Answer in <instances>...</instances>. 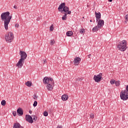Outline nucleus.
<instances>
[{"mask_svg": "<svg viewBox=\"0 0 128 128\" xmlns=\"http://www.w3.org/2000/svg\"><path fill=\"white\" fill-rule=\"evenodd\" d=\"M10 13L9 12H3L1 14V20L4 21V26L5 30H8V24L10 22L12 16H10Z\"/></svg>", "mask_w": 128, "mask_h": 128, "instance_id": "1", "label": "nucleus"}, {"mask_svg": "<svg viewBox=\"0 0 128 128\" xmlns=\"http://www.w3.org/2000/svg\"><path fill=\"white\" fill-rule=\"evenodd\" d=\"M43 83L44 84H48L46 88L48 90H52L54 84V81L52 78L48 76L44 77L43 79Z\"/></svg>", "mask_w": 128, "mask_h": 128, "instance_id": "2", "label": "nucleus"}, {"mask_svg": "<svg viewBox=\"0 0 128 128\" xmlns=\"http://www.w3.org/2000/svg\"><path fill=\"white\" fill-rule=\"evenodd\" d=\"M20 58L18 62L16 64V66H18L19 68H22V66H24V60L28 58V54L24 51H20Z\"/></svg>", "mask_w": 128, "mask_h": 128, "instance_id": "3", "label": "nucleus"}, {"mask_svg": "<svg viewBox=\"0 0 128 128\" xmlns=\"http://www.w3.org/2000/svg\"><path fill=\"white\" fill-rule=\"evenodd\" d=\"M58 12H68V14H70L72 12L70 11V8L66 6V3L63 2L61 4L58 8Z\"/></svg>", "mask_w": 128, "mask_h": 128, "instance_id": "4", "label": "nucleus"}, {"mask_svg": "<svg viewBox=\"0 0 128 128\" xmlns=\"http://www.w3.org/2000/svg\"><path fill=\"white\" fill-rule=\"evenodd\" d=\"M121 100H128V85L126 87V90L124 91H122L120 94Z\"/></svg>", "mask_w": 128, "mask_h": 128, "instance_id": "5", "label": "nucleus"}, {"mask_svg": "<svg viewBox=\"0 0 128 128\" xmlns=\"http://www.w3.org/2000/svg\"><path fill=\"white\" fill-rule=\"evenodd\" d=\"M118 48L119 50L121 52H124L126 50V40H123L122 42H120L118 44Z\"/></svg>", "mask_w": 128, "mask_h": 128, "instance_id": "6", "label": "nucleus"}, {"mask_svg": "<svg viewBox=\"0 0 128 128\" xmlns=\"http://www.w3.org/2000/svg\"><path fill=\"white\" fill-rule=\"evenodd\" d=\"M14 34L12 32H9L5 36V40L7 42H12L14 40Z\"/></svg>", "mask_w": 128, "mask_h": 128, "instance_id": "7", "label": "nucleus"}, {"mask_svg": "<svg viewBox=\"0 0 128 128\" xmlns=\"http://www.w3.org/2000/svg\"><path fill=\"white\" fill-rule=\"evenodd\" d=\"M94 80L96 82H100L102 80H103L102 74L100 73L97 76L94 75Z\"/></svg>", "mask_w": 128, "mask_h": 128, "instance_id": "8", "label": "nucleus"}, {"mask_svg": "<svg viewBox=\"0 0 128 128\" xmlns=\"http://www.w3.org/2000/svg\"><path fill=\"white\" fill-rule=\"evenodd\" d=\"M26 122H30V124H32L34 122V120H32V117L28 114L26 115Z\"/></svg>", "mask_w": 128, "mask_h": 128, "instance_id": "9", "label": "nucleus"}, {"mask_svg": "<svg viewBox=\"0 0 128 128\" xmlns=\"http://www.w3.org/2000/svg\"><path fill=\"white\" fill-rule=\"evenodd\" d=\"M82 60V58L80 57H76L74 58V64L75 66H78L80 64V62Z\"/></svg>", "mask_w": 128, "mask_h": 128, "instance_id": "10", "label": "nucleus"}, {"mask_svg": "<svg viewBox=\"0 0 128 128\" xmlns=\"http://www.w3.org/2000/svg\"><path fill=\"white\" fill-rule=\"evenodd\" d=\"M98 22L97 26L100 27V28H102V26H104V20H102L100 19L98 22Z\"/></svg>", "mask_w": 128, "mask_h": 128, "instance_id": "11", "label": "nucleus"}, {"mask_svg": "<svg viewBox=\"0 0 128 128\" xmlns=\"http://www.w3.org/2000/svg\"><path fill=\"white\" fill-rule=\"evenodd\" d=\"M17 114L20 116H22L24 114V110H22V108H19L17 110Z\"/></svg>", "mask_w": 128, "mask_h": 128, "instance_id": "12", "label": "nucleus"}, {"mask_svg": "<svg viewBox=\"0 0 128 128\" xmlns=\"http://www.w3.org/2000/svg\"><path fill=\"white\" fill-rule=\"evenodd\" d=\"M95 16H96V22H98V20H100V18H101L100 12H95Z\"/></svg>", "mask_w": 128, "mask_h": 128, "instance_id": "13", "label": "nucleus"}, {"mask_svg": "<svg viewBox=\"0 0 128 128\" xmlns=\"http://www.w3.org/2000/svg\"><path fill=\"white\" fill-rule=\"evenodd\" d=\"M62 100L64 101L68 100V96L66 94H64L62 96Z\"/></svg>", "mask_w": 128, "mask_h": 128, "instance_id": "14", "label": "nucleus"}, {"mask_svg": "<svg viewBox=\"0 0 128 128\" xmlns=\"http://www.w3.org/2000/svg\"><path fill=\"white\" fill-rule=\"evenodd\" d=\"M100 28V27L98 26L97 25L96 26H94V28H92V32H98Z\"/></svg>", "mask_w": 128, "mask_h": 128, "instance_id": "15", "label": "nucleus"}, {"mask_svg": "<svg viewBox=\"0 0 128 128\" xmlns=\"http://www.w3.org/2000/svg\"><path fill=\"white\" fill-rule=\"evenodd\" d=\"M25 84L27 86L30 88L32 86V82L28 81L27 82H26Z\"/></svg>", "mask_w": 128, "mask_h": 128, "instance_id": "16", "label": "nucleus"}, {"mask_svg": "<svg viewBox=\"0 0 128 128\" xmlns=\"http://www.w3.org/2000/svg\"><path fill=\"white\" fill-rule=\"evenodd\" d=\"M66 34L67 36H72L73 34V33L72 31H68L66 32Z\"/></svg>", "mask_w": 128, "mask_h": 128, "instance_id": "17", "label": "nucleus"}, {"mask_svg": "<svg viewBox=\"0 0 128 128\" xmlns=\"http://www.w3.org/2000/svg\"><path fill=\"white\" fill-rule=\"evenodd\" d=\"M68 14L64 13V15L62 17V20H66V16Z\"/></svg>", "mask_w": 128, "mask_h": 128, "instance_id": "18", "label": "nucleus"}, {"mask_svg": "<svg viewBox=\"0 0 128 128\" xmlns=\"http://www.w3.org/2000/svg\"><path fill=\"white\" fill-rule=\"evenodd\" d=\"M120 84V80L115 81V84H116V86H119Z\"/></svg>", "mask_w": 128, "mask_h": 128, "instance_id": "19", "label": "nucleus"}, {"mask_svg": "<svg viewBox=\"0 0 128 128\" xmlns=\"http://www.w3.org/2000/svg\"><path fill=\"white\" fill-rule=\"evenodd\" d=\"M6 100H2L1 102V104H2V106H5V105H6Z\"/></svg>", "mask_w": 128, "mask_h": 128, "instance_id": "20", "label": "nucleus"}, {"mask_svg": "<svg viewBox=\"0 0 128 128\" xmlns=\"http://www.w3.org/2000/svg\"><path fill=\"white\" fill-rule=\"evenodd\" d=\"M50 32H52L54 30V25L52 24L51 26L50 27Z\"/></svg>", "mask_w": 128, "mask_h": 128, "instance_id": "21", "label": "nucleus"}, {"mask_svg": "<svg viewBox=\"0 0 128 128\" xmlns=\"http://www.w3.org/2000/svg\"><path fill=\"white\" fill-rule=\"evenodd\" d=\"M48 116V112L45 111L44 112V116Z\"/></svg>", "mask_w": 128, "mask_h": 128, "instance_id": "22", "label": "nucleus"}, {"mask_svg": "<svg viewBox=\"0 0 128 128\" xmlns=\"http://www.w3.org/2000/svg\"><path fill=\"white\" fill-rule=\"evenodd\" d=\"M116 82V80H111L110 81V84H115Z\"/></svg>", "mask_w": 128, "mask_h": 128, "instance_id": "23", "label": "nucleus"}, {"mask_svg": "<svg viewBox=\"0 0 128 128\" xmlns=\"http://www.w3.org/2000/svg\"><path fill=\"white\" fill-rule=\"evenodd\" d=\"M90 117L91 118H94V114L91 113L90 114Z\"/></svg>", "mask_w": 128, "mask_h": 128, "instance_id": "24", "label": "nucleus"}, {"mask_svg": "<svg viewBox=\"0 0 128 128\" xmlns=\"http://www.w3.org/2000/svg\"><path fill=\"white\" fill-rule=\"evenodd\" d=\"M32 116V118H33V120H38V117H36V116Z\"/></svg>", "mask_w": 128, "mask_h": 128, "instance_id": "25", "label": "nucleus"}, {"mask_svg": "<svg viewBox=\"0 0 128 128\" xmlns=\"http://www.w3.org/2000/svg\"><path fill=\"white\" fill-rule=\"evenodd\" d=\"M55 42L54 40H50V44H51V46H52V44H54Z\"/></svg>", "mask_w": 128, "mask_h": 128, "instance_id": "26", "label": "nucleus"}, {"mask_svg": "<svg viewBox=\"0 0 128 128\" xmlns=\"http://www.w3.org/2000/svg\"><path fill=\"white\" fill-rule=\"evenodd\" d=\"M33 106H38V102L34 101Z\"/></svg>", "mask_w": 128, "mask_h": 128, "instance_id": "27", "label": "nucleus"}, {"mask_svg": "<svg viewBox=\"0 0 128 128\" xmlns=\"http://www.w3.org/2000/svg\"><path fill=\"white\" fill-rule=\"evenodd\" d=\"M12 114L14 116H16V111H13L12 112Z\"/></svg>", "mask_w": 128, "mask_h": 128, "instance_id": "28", "label": "nucleus"}, {"mask_svg": "<svg viewBox=\"0 0 128 128\" xmlns=\"http://www.w3.org/2000/svg\"><path fill=\"white\" fill-rule=\"evenodd\" d=\"M80 34H84V32L85 30H84V29H80Z\"/></svg>", "mask_w": 128, "mask_h": 128, "instance_id": "29", "label": "nucleus"}, {"mask_svg": "<svg viewBox=\"0 0 128 128\" xmlns=\"http://www.w3.org/2000/svg\"><path fill=\"white\" fill-rule=\"evenodd\" d=\"M43 61H44L43 64H47L46 60H44Z\"/></svg>", "mask_w": 128, "mask_h": 128, "instance_id": "30", "label": "nucleus"}, {"mask_svg": "<svg viewBox=\"0 0 128 128\" xmlns=\"http://www.w3.org/2000/svg\"><path fill=\"white\" fill-rule=\"evenodd\" d=\"M125 20H127V22H128V14L125 16Z\"/></svg>", "mask_w": 128, "mask_h": 128, "instance_id": "31", "label": "nucleus"}, {"mask_svg": "<svg viewBox=\"0 0 128 128\" xmlns=\"http://www.w3.org/2000/svg\"><path fill=\"white\" fill-rule=\"evenodd\" d=\"M19 26H20V25L18 24H16L15 28H18Z\"/></svg>", "mask_w": 128, "mask_h": 128, "instance_id": "32", "label": "nucleus"}, {"mask_svg": "<svg viewBox=\"0 0 128 128\" xmlns=\"http://www.w3.org/2000/svg\"><path fill=\"white\" fill-rule=\"evenodd\" d=\"M33 98L34 100H36L38 98V96H36V95H34Z\"/></svg>", "mask_w": 128, "mask_h": 128, "instance_id": "33", "label": "nucleus"}, {"mask_svg": "<svg viewBox=\"0 0 128 128\" xmlns=\"http://www.w3.org/2000/svg\"><path fill=\"white\" fill-rule=\"evenodd\" d=\"M76 80H82V78H78V79H76Z\"/></svg>", "mask_w": 128, "mask_h": 128, "instance_id": "34", "label": "nucleus"}, {"mask_svg": "<svg viewBox=\"0 0 128 128\" xmlns=\"http://www.w3.org/2000/svg\"><path fill=\"white\" fill-rule=\"evenodd\" d=\"M14 8L16 10V8H18V6H14Z\"/></svg>", "mask_w": 128, "mask_h": 128, "instance_id": "35", "label": "nucleus"}, {"mask_svg": "<svg viewBox=\"0 0 128 128\" xmlns=\"http://www.w3.org/2000/svg\"><path fill=\"white\" fill-rule=\"evenodd\" d=\"M57 128H62V126H58Z\"/></svg>", "mask_w": 128, "mask_h": 128, "instance_id": "36", "label": "nucleus"}, {"mask_svg": "<svg viewBox=\"0 0 128 128\" xmlns=\"http://www.w3.org/2000/svg\"><path fill=\"white\" fill-rule=\"evenodd\" d=\"M108 2H112V0H108Z\"/></svg>", "mask_w": 128, "mask_h": 128, "instance_id": "37", "label": "nucleus"}, {"mask_svg": "<svg viewBox=\"0 0 128 128\" xmlns=\"http://www.w3.org/2000/svg\"><path fill=\"white\" fill-rule=\"evenodd\" d=\"M29 112H30V114H32V112L31 110H30Z\"/></svg>", "mask_w": 128, "mask_h": 128, "instance_id": "38", "label": "nucleus"}, {"mask_svg": "<svg viewBox=\"0 0 128 128\" xmlns=\"http://www.w3.org/2000/svg\"><path fill=\"white\" fill-rule=\"evenodd\" d=\"M92 22V20H90V22Z\"/></svg>", "mask_w": 128, "mask_h": 128, "instance_id": "39", "label": "nucleus"}, {"mask_svg": "<svg viewBox=\"0 0 128 128\" xmlns=\"http://www.w3.org/2000/svg\"><path fill=\"white\" fill-rule=\"evenodd\" d=\"M92 56V54H89V56Z\"/></svg>", "mask_w": 128, "mask_h": 128, "instance_id": "40", "label": "nucleus"}, {"mask_svg": "<svg viewBox=\"0 0 128 128\" xmlns=\"http://www.w3.org/2000/svg\"><path fill=\"white\" fill-rule=\"evenodd\" d=\"M94 22H95V20H94Z\"/></svg>", "mask_w": 128, "mask_h": 128, "instance_id": "41", "label": "nucleus"}]
</instances>
